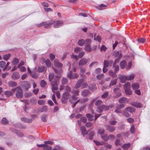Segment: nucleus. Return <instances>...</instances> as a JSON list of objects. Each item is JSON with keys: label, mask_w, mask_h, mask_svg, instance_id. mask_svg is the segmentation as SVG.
<instances>
[{"label": "nucleus", "mask_w": 150, "mask_h": 150, "mask_svg": "<svg viewBox=\"0 0 150 150\" xmlns=\"http://www.w3.org/2000/svg\"><path fill=\"white\" fill-rule=\"evenodd\" d=\"M12 91L13 92L16 91V96L17 98H21L23 96V91L20 86H18L15 88L12 89Z\"/></svg>", "instance_id": "nucleus-1"}, {"label": "nucleus", "mask_w": 150, "mask_h": 150, "mask_svg": "<svg viewBox=\"0 0 150 150\" xmlns=\"http://www.w3.org/2000/svg\"><path fill=\"white\" fill-rule=\"evenodd\" d=\"M77 97L76 96H75L74 95H73V96L70 99L69 101L72 104H73V105H72V107L73 108H74L75 106H76V104L78 102H80L82 103L83 101L80 100H77Z\"/></svg>", "instance_id": "nucleus-2"}, {"label": "nucleus", "mask_w": 150, "mask_h": 150, "mask_svg": "<svg viewBox=\"0 0 150 150\" xmlns=\"http://www.w3.org/2000/svg\"><path fill=\"white\" fill-rule=\"evenodd\" d=\"M130 83L129 82L127 83L124 85V88L125 93L128 95H131L132 92L130 90Z\"/></svg>", "instance_id": "nucleus-3"}, {"label": "nucleus", "mask_w": 150, "mask_h": 150, "mask_svg": "<svg viewBox=\"0 0 150 150\" xmlns=\"http://www.w3.org/2000/svg\"><path fill=\"white\" fill-rule=\"evenodd\" d=\"M67 76L70 79H74L77 78L79 76L76 73L72 74V71H69L67 74Z\"/></svg>", "instance_id": "nucleus-4"}, {"label": "nucleus", "mask_w": 150, "mask_h": 150, "mask_svg": "<svg viewBox=\"0 0 150 150\" xmlns=\"http://www.w3.org/2000/svg\"><path fill=\"white\" fill-rule=\"evenodd\" d=\"M71 91V88L70 87L68 86H67L65 89V92L63 94V97H65L66 98H67L68 97L70 96V95L69 94V93Z\"/></svg>", "instance_id": "nucleus-5"}, {"label": "nucleus", "mask_w": 150, "mask_h": 150, "mask_svg": "<svg viewBox=\"0 0 150 150\" xmlns=\"http://www.w3.org/2000/svg\"><path fill=\"white\" fill-rule=\"evenodd\" d=\"M51 85L52 86V90L54 93V91H57L58 89L57 81L56 80L53 81L51 82Z\"/></svg>", "instance_id": "nucleus-6"}, {"label": "nucleus", "mask_w": 150, "mask_h": 150, "mask_svg": "<svg viewBox=\"0 0 150 150\" xmlns=\"http://www.w3.org/2000/svg\"><path fill=\"white\" fill-rule=\"evenodd\" d=\"M118 79H120V82L122 83H125L127 80L128 76L125 75H119Z\"/></svg>", "instance_id": "nucleus-7"}, {"label": "nucleus", "mask_w": 150, "mask_h": 150, "mask_svg": "<svg viewBox=\"0 0 150 150\" xmlns=\"http://www.w3.org/2000/svg\"><path fill=\"white\" fill-rule=\"evenodd\" d=\"M53 27L55 28H58L61 26H62L63 23V21H54Z\"/></svg>", "instance_id": "nucleus-8"}, {"label": "nucleus", "mask_w": 150, "mask_h": 150, "mask_svg": "<svg viewBox=\"0 0 150 150\" xmlns=\"http://www.w3.org/2000/svg\"><path fill=\"white\" fill-rule=\"evenodd\" d=\"M88 60L87 59L83 58L81 59L79 63V66H83L86 64L88 62Z\"/></svg>", "instance_id": "nucleus-9"}, {"label": "nucleus", "mask_w": 150, "mask_h": 150, "mask_svg": "<svg viewBox=\"0 0 150 150\" xmlns=\"http://www.w3.org/2000/svg\"><path fill=\"white\" fill-rule=\"evenodd\" d=\"M54 66L58 68H61L63 66V65L59 62V61L57 59H55L54 60Z\"/></svg>", "instance_id": "nucleus-10"}, {"label": "nucleus", "mask_w": 150, "mask_h": 150, "mask_svg": "<svg viewBox=\"0 0 150 150\" xmlns=\"http://www.w3.org/2000/svg\"><path fill=\"white\" fill-rule=\"evenodd\" d=\"M31 87L30 83L27 82H25L23 84V88L26 90H28Z\"/></svg>", "instance_id": "nucleus-11"}, {"label": "nucleus", "mask_w": 150, "mask_h": 150, "mask_svg": "<svg viewBox=\"0 0 150 150\" xmlns=\"http://www.w3.org/2000/svg\"><path fill=\"white\" fill-rule=\"evenodd\" d=\"M84 81V79H82L78 80L77 82L76 86H75V88L76 89H77L79 88L81 85L82 82Z\"/></svg>", "instance_id": "nucleus-12"}, {"label": "nucleus", "mask_w": 150, "mask_h": 150, "mask_svg": "<svg viewBox=\"0 0 150 150\" xmlns=\"http://www.w3.org/2000/svg\"><path fill=\"white\" fill-rule=\"evenodd\" d=\"M106 129L108 132H113L115 130V127L112 126L110 125L106 126Z\"/></svg>", "instance_id": "nucleus-13"}, {"label": "nucleus", "mask_w": 150, "mask_h": 150, "mask_svg": "<svg viewBox=\"0 0 150 150\" xmlns=\"http://www.w3.org/2000/svg\"><path fill=\"white\" fill-rule=\"evenodd\" d=\"M20 75L17 72H14L13 75L11 76V78L13 79H17L20 77Z\"/></svg>", "instance_id": "nucleus-14"}, {"label": "nucleus", "mask_w": 150, "mask_h": 150, "mask_svg": "<svg viewBox=\"0 0 150 150\" xmlns=\"http://www.w3.org/2000/svg\"><path fill=\"white\" fill-rule=\"evenodd\" d=\"M112 61L110 60L108 61L107 60H104V67H107L111 65L112 63Z\"/></svg>", "instance_id": "nucleus-15"}, {"label": "nucleus", "mask_w": 150, "mask_h": 150, "mask_svg": "<svg viewBox=\"0 0 150 150\" xmlns=\"http://www.w3.org/2000/svg\"><path fill=\"white\" fill-rule=\"evenodd\" d=\"M131 105L137 108H140L142 107V105L141 103L136 102H132L131 103Z\"/></svg>", "instance_id": "nucleus-16"}, {"label": "nucleus", "mask_w": 150, "mask_h": 150, "mask_svg": "<svg viewBox=\"0 0 150 150\" xmlns=\"http://www.w3.org/2000/svg\"><path fill=\"white\" fill-rule=\"evenodd\" d=\"M131 86L134 90L138 89L139 88V85L138 83L137 82L132 83Z\"/></svg>", "instance_id": "nucleus-17"}, {"label": "nucleus", "mask_w": 150, "mask_h": 150, "mask_svg": "<svg viewBox=\"0 0 150 150\" xmlns=\"http://www.w3.org/2000/svg\"><path fill=\"white\" fill-rule=\"evenodd\" d=\"M80 129L81 132L83 136L87 134V132L86 129L85 127L84 126H82L80 127Z\"/></svg>", "instance_id": "nucleus-18"}, {"label": "nucleus", "mask_w": 150, "mask_h": 150, "mask_svg": "<svg viewBox=\"0 0 150 150\" xmlns=\"http://www.w3.org/2000/svg\"><path fill=\"white\" fill-rule=\"evenodd\" d=\"M118 101L120 103H126L128 102V100L126 98L123 97L120 98Z\"/></svg>", "instance_id": "nucleus-19"}, {"label": "nucleus", "mask_w": 150, "mask_h": 150, "mask_svg": "<svg viewBox=\"0 0 150 150\" xmlns=\"http://www.w3.org/2000/svg\"><path fill=\"white\" fill-rule=\"evenodd\" d=\"M0 67L1 68H3V70L5 71L6 69V62L3 61H1L0 62Z\"/></svg>", "instance_id": "nucleus-20"}, {"label": "nucleus", "mask_w": 150, "mask_h": 150, "mask_svg": "<svg viewBox=\"0 0 150 150\" xmlns=\"http://www.w3.org/2000/svg\"><path fill=\"white\" fill-rule=\"evenodd\" d=\"M54 23L53 21H51L50 23H47L46 22V24L44 26V28H50L52 25Z\"/></svg>", "instance_id": "nucleus-21"}, {"label": "nucleus", "mask_w": 150, "mask_h": 150, "mask_svg": "<svg viewBox=\"0 0 150 150\" xmlns=\"http://www.w3.org/2000/svg\"><path fill=\"white\" fill-rule=\"evenodd\" d=\"M8 84L9 86L11 87H14L17 85V83L13 81H10L8 82Z\"/></svg>", "instance_id": "nucleus-22"}, {"label": "nucleus", "mask_w": 150, "mask_h": 150, "mask_svg": "<svg viewBox=\"0 0 150 150\" xmlns=\"http://www.w3.org/2000/svg\"><path fill=\"white\" fill-rule=\"evenodd\" d=\"M125 110H127L130 112H133L135 111V109L134 108L129 107L125 108Z\"/></svg>", "instance_id": "nucleus-23"}, {"label": "nucleus", "mask_w": 150, "mask_h": 150, "mask_svg": "<svg viewBox=\"0 0 150 150\" xmlns=\"http://www.w3.org/2000/svg\"><path fill=\"white\" fill-rule=\"evenodd\" d=\"M109 75L113 78H115L117 76L116 73L113 72L111 70H110L109 71Z\"/></svg>", "instance_id": "nucleus-24"}, {"label": "nucleus", "mask_w": 150, "mask_h": 150, "mask_svg": "<svg viewBox=\"0 0 150 150\" xmlns=\"http://www.w3.org/2000/svg\"><path fill=\"white\" fill-rule=\"evenodd\" d=\"M90 93L89 91L87 90H85L83 91L82 93L81 94L82 96L84 97L88 95Z\"/></svg>", "instance_id": "nucleus-25"}, {"label": "nucleus", "mask_w": 150, "mask_h": 150, "mask_svg": "<svg viewBox=\"0 0 150 150\" xmlns=\"http://www.w3.org/2000/svg\"><path fill=\"white\" fill-rule=\"evenodd\" d=\"M11 54H8L4 55L3 57V59L5 61H7L10 57Z\"/></svg>", "instance_id": "nucleus-26"}, {"label": "nucleus", "mask_w": 150, "mask_h": 150, "mask_svg": "<svg viewBox=\"0 0 150 150\" xmlns=\"http://www.w3.org/2000/svg\"><path fill=\"white\" fill-rule=\"evenodd\" d=\"M102 139L105 141H107L108 140V136L106 134H104L101 135Z\"/></svg>", "instance_id": "nucleus-27"}, {"label": "nucleus", "mask_w": 150, "mask_h": 150, "mask_svg": "<svg viewBox=\"0 0 150 150\" xmlns=\"http://www.w3.org/2000/svg\"><path fill=\"white\" fill-rule=\"evenodd\" d=\"M114 56L116 57H118V59H120L122 57V55L121 53L118 51H117L114 52Z\"/></svg>", "instance_id": "nucleus-28"}, {"label": "nucleus", "mask_w": 150, "mask_h": 150, "mask_svg": "<svg viewBox=\"0 0 150 150\" xmlns=\"http://www.w3.org/2000/svg\"><path fill=\"white\" fill-rule=\"evenodd\" d=\"M4 94L7 97H9L13 95L12 92L10 91H5L4 92Z\"/></svg>", "instance_id": "nucleus-29"}, {"label": "nucleus", "mask_w": 150, "mask_h": 150, "mask_svg": "<svg viewBox=\"0 0 150 150\" xmlns=\"http://www.w3.org/2000/svg\"><path fill=\"white\" fill-rule=\"evenodd\" d=\"M46 70V67L44 66H40L38 67V71L39 72H42Z\"/></svg>", "instance_id": "nucleus-30"}, {"label": "nucleus", "mask_w": 150, "mask_h": 150, "mask_svg": "<svg viewBox=\"0 0 150 150\" xmlns=\"http://www.w3.org/2000/svg\"><path fill=\"white\" fill-rule=\"evenodd\" d=\"M126 66V63L125 61L121 62L120 63V67L121 69H123L125 68Z\"/></svg>", "instance_id": "nucleus-31"}, {"label": "nucleus", "mask_w": 150, "mask_h": 150, "mask_svg": "<svg viewBox=\"0 0 150 150\" xmlns=\"http://www.w3.org/2000/svg\"><path fill=\"white\" fill-rule=\"evenodd\" d=\"M86 117L89 121H92L94 120L93 116L90 114H87L86 115Z\"/></svg>", "instance_id": "nucleus-32"}, {"label": "nucleus", "mask_w": 150, "mask_h": 150, "mask_svg": "<svg viewBox=\"0 0 150 150\" xmlns=\"http://www.w3.org/2000/svg\"><path fill=\"white\" fill-rule=\"evenodd\" d=\"M19 62V60L18 59L15 58H14L12 62V63L13 65H16Z\"/></svg>", "instance_id": "nucleus-33"}, {"label": "nucleus", "mask_w": 150, "mask_h": 150, "mask_svg": "<svg viewBox=\"0 0 150 150\" xmlns=\"http://www.w3.org/2000/svg\"><path fill=\"white\" fill-rule=\"evenodd\" d=\"M43 149L46 150H51L52 149V147L51 146L45 144Z\"/></svg>", "instance_id": "nucleus-34"}, {"label": "nucleus", "mask_w": 150, "mask_h": 150, "mask_svg": "<svg viewBox=\"0 0 150 150\" xmlns=\"http://www.w3.org/2000/svg\"><path fill=\"white\" fill-rule=\"evenodd\" d=\"M95 134V132L93 131H91L89 134L88 138L90 140H91L93 139V137L94 136Z\"/></svg>", "instance_id": "nucleus-35"}, {"label": "nucleus", "mask_w": 150, "mask_h": 150, "mask_svg": "<svg viewBox=\"0 0 150 150\" xmlns=\"http://www.w3.org/2000/svg\"><path fill=\"white\" fill-rule=\"evenodd\" d=\"M85 50L87 52H90L91 50V48L90 45H86Z\"/></svg>", "instance_id": "nucleus-36"}, {"label": "nucleus", "mask_w": 150, "mask_h": 150, "mask_svg": "<svg viewBox=\"0 0 150 150\" xmlns=\"http://www.w3.org/2000/svg\"><path fill=\"white\" fill-rule=\"evenodd\" d=\"M105 6H106L105 5L102 4L97 6V8L99 10H102L105 8Z\"/></svg>", "instance_id": "nucleus-37"}, {"label": "nucleus", "mask_w": 150, "mask_h": 150, "mask_svg": "<svg viewBox=\"0 0 150 150\" xmlns=\"http://www.w3.org/2000/svg\"><path fill=\"white\" fill-rule=\"evenodd\" d=\"M117 82L116 79H114L113 80H111L109 84V86L110 87L112 86L115 85L117 83Z\"/></svg>", "instance_id": "nucleus-38"}, {"label": "nucleus", "mask_w": 150, "mask_h": 150, "mask_svg": "<svg viewBox=\"0 0 150 150\" xmlns=\"http://www.w3.org/2000/svg\"><path fill=\"white\" fill-rule=\"evenodd\" d=\"M105 132V130L103 128H100L99 129L97 133L98 134H102L104 133Z\"/></svg>", "instance_id": "nucleus-39"}, {"label": "nucleus", "mask_w": 150, "mask_h": 150, "mask_svg": "<svg viewBox=\"0 0 150 150\" xmlns=\"http://www.w3.org/2000/svg\"><path fill=\"white\" fill-rule=\"evenodd\" d=\"M46 85V83L43 80H41L40 82V85L42 87H45Z\"/></svg>", "instance_id": "nucleus-40"}, {"label": "nucleus", "mask_w": 150, "mask_h": 150, "mask_svg": "<svg viewBox=\"0 0 150 150\" xmlns=\"http://www.w3.org/2000/svg\"><path fill=\"white\" fill-rule=\"evenodd\" d=\"M104 76L105 75L104 74H101L97 75L96 76V78L100 80L104 77Z\"/></svg>", "instance_id": "nucleus-41"}, {"label": "nucleus", "mask_w": 150, "mask_h": 150, "mask_svg": "<svg viewBox=\"0 0 150 150\" xmlns=\"http://www.w3.org/2000/svg\"><path fill=\"white\" fill-rule=\"evenodd\" d=\"M78 43L79 45L82 46L84 45L85 43V41L84 40L82 39L79 40Z\"/></svg>", "instance_id": "nucleus-42"}, {"label": "nucleus", "mask_w": 150, "mask_h": 150, "mask_svg": "<svg viewBox=\"0 0 150 150\" xmlns=\"http://www.w3.org/2000/svg\"><path fill=\"white\" fill-rule=\"evenodd\" d=\"M1 122L4 125H6L8 123V120L5 117H4L1 120Z\"/></svg>", "instance_id": "nucleus-43"}, {"label": "nucleus", "mask_w": 150, "mask_h": 150, "mask_svg": "<svg viewBox=\"0 0 150 150\" xmlns=\"http://www.w3.org/2000/svg\"><path fill=\"white\" fill-rule=\"evenodd\" d=\"M135 77V75L134 74H132L131 75H129L128 77L127 80L129 81H131Z\"/></svg>", "instance_id": "nucleus-44"}, {"label": "nucleus", "mask_w": 150, "mask_h": 150, "mask_svg": "<svg viewBox=\"0 0 150 150\" xmlns=\"http://www.w3.org/2000/svg\"><path fill=\"white\" fill-rule=\"evenodd\" d=\"M137 41L140 43H144L146 41V39L143 38H139L137 40Z\"/></svg>", "instance_id": "nucleus-45"}, {"label": "nucleus", "mask_w": 150, "mask_h": 150, "mask_svg": "<svg viewBox=\"0 0 150 150\" xmlns=\"http://www.w3.org/2000/svg\"><path fill=\"white\" fill-rule=\"evenodd\" d=\"M47 110V106H43L42 108H41L39 111L40 112H42L44 111H46Z\"/></svg>", "instance_id": "nucleus-46"}, {"label": "nucleus", "mask_w": 150, "mask_h": 150, "mask_svg": "<svg viewBox=\"0 0 150 150\" xmlns=\"http://www.w3.org/2000/svg\"><path fill=\"white\" fill-rule=\"evenodd\" d=\"M130 146L129 144H126L123 145L122 147L124 149H127L130 147Z\"/></svg>", "instance_id": "nucleus-47"}, {"label": "nucleus", "mask_w": 150, "mask_h": 150, "mask_svg": "<svg viewBox=\"0 0 150 150\" xmlns=\"http://www.w3.org/2000/svg\"><path fill=\"white\" fill-rule=\"evenodd\" d=\"M45 102V101L43 100H39L38 101V103L39 105H43Z\"/></svg>", "instance_id": "nucleus-48"}, {"label": "nucleus", "mask_w": 150, "mask_h": 150, "mask_svg": "<svg viewBox=\"0 0 150 150\" xmlns=\"http://www.w3.org/2000/svg\"><path fill=\"white\" fill-rule=\"evenodd\" d=\"M21 120L22 121L26 122H29L30 121H31V120L30 119H28L24 117L21 118Z\"/></svg>", "instance_id": "nucleus-49"}, {"label": "nucleus", "mask_w": 150, "mask_h": 150, "mask_svg": "<svg viewBox=\"0 0 150 150\" xmlns=\"http://www.w3.org/2000/svg\"><path fill=\"white\" fill-rule=\"evenodd\" d=\"M47 117V115H44L42 116L41 119L42 121L43 122H45L46 121V118Z\"/></svg>", "instance_id": "nucleus-50"}, {"label": "nucleus", "mask_w": 150, "mask_h": 150, "mask_svg": "<svg viewBox=\"0 0 150 150\" xmlns=\"http://www.w3.org/2000/svg\"><path fill=\"white\" fill-rule=\"evenodd\" d=\"M62 81L63 84H66L68 83V80L67 78L63 77Z\"/></svg>", "instance_id": "nucleus-51"}, {"label": "nucleus", "mask_w": 150, "mask_h": 150, "mask_svg": "<svg viewBox=\"0 0 150 150\" xmlns=\"http://www.w3.org/2000/svg\"><path fill=\"white\" fill-rule=\"evenodd\" d=\"M54 77V74L53 73H50L49 75V78L50 81H51Z\"/></svg>", "instance_id": "nucleus-52"}, {"label": "nucleus", "mask_w": 150, "mask_h": 150, "mask_svg": "<svg viewBox=\"0 0 150 150\" xmlns=\"http://www.w3.org/2000/svg\"><path fill=\"white\" fill-rule=\"evenodd\" d=\"M115 143L116 146H119L122 144L120 141L119 139H116L115 141Z\"/></svg>", "instance_id": "nucleus-53"}, {"label": "nucleus", "mask_w": 150, "mask_h": 150, "mask_svg": "<svg viewBox=\"0 0 150 150\" xmlns=\"http://www.w3.org/2000/svg\"><path fill=\"white\" fill-rule=\"evenodd\" d=\"M108 139H109L112 141L115 139V136L113 134H110L108 136Z\"/></svg>", "instance_id": "nucleus-54"}, {"label": "nucleus", "mask_w": 150, "mask_h": 150, "mask_svg": "<svg viewBox=\"0 0 150 150\" xmlns=\"http://www.w3.org/2000/svg\"><path fill=\"white\" fill-rule=\"evenodd\" d=\"M69 98V97H68L67 98H65L63 97V95L62 96V102L63 103H66L67 102V100L68 98Z\"/></svg>", "instance_id": "nucleus-55"}, {"label": "nucleus", "mask_w": 150, "mask_h": 150, "mask_svg": "<svg viewBox=\"0 0 150 150\" xmlns=\"http://www.w3.org/2000/svg\"><path fill=\"white\" fill-rule=\"evenodd\" d=\"M45 63L47 66L48 67H49L51 65V62L49 59H47L45 61Z\"/></svg>", "instance_id": "nucleus-56"}, {"label": "nucleus", "mask_w": 150, "mask_h": 150, "mask_svg": "<svg viewBox=\"0 0 150 150\" xmlns=\"http://www.w3.org/2000/svg\"><path fill=\"white\" fill-rule=\"evenodd\" d=\"M103 108L102 107V105L99 107L97 108L96 110V111L98 112L99 113H101L103 111Z\"/></svg>", "instance_id": "nucleus-57"}, {"label": "nucleus", "mask_w": 150, "mask_h": 150, "mask_svg": "<svg viewBox=\"0 0 150 150\" xmlns=\"http://www.w3.org/2000/svg\"><path fill=\"white\" fill-rule=\"evenodd\" d=\"M84 53L85 52L83 51H82L81 52L79 53L78 54V57L80 58H81L84 55Z\"/></svg>", "instance_id": "nucleus-58"}, {"label": "nucleus", "mask_w": 150, "mask_h": 150, "mask_svg": "<svg viewBox=\"0 0 150 150\" xmlns=\"http://www.w3.org/2000/svg\"><path fill=\"white\" fill-rule=\"evenodd\" d=\"M102 107L103 109H104L105 110H107L109 108V107L108 105H102Z\"/></svg>", "instance_id": "nucleus-59"}, {"label": "nucleus", "mask_w": 150, "mask_h": 150, "mask_svg": "<svg viewBox=\"0 0 150 150\" xmlns=\"http://www.w3.org/2000/svg\"><path fill=\"white\" fill-rule=\"evenodd\" d=\"M91 42V40L90 39H87L85 40V45H89Z\"/></svg>", "instance_id": "nucleus-60"}, {"label": "nucleus", "mask_w": 150, "mask_h": 150, "mask_svg": "<svg viewBox=\"0 0 150 150\" xmlns=\"http://www.w3.org/2000/svg\"><path fill=\"white\" fill-rule=\"evenodd\" d=\"M79 92V91L78 90H73L72 91V93L76 96L78 94Z\"/></svg>", "instance_id": "nucleus-61"}, {"label": "nucleus", "mask_w": 150, "mask_h": 150, "mask_svg": "<svg viewBox=\"0 0 150 150\" xmlns=\"http://www.w3.org/2000/svg\"><path fill=\"white\" fill-rule=\"evenodd\" d=\"M50 57L51 60H54L55 58V55L53 54H50Z\"/></svg>", "instance_id": "nucleus-62"}, {"label": "nucleus", "mask_w": 150, "mask_h": 150, "mask_svg": "<svg viewBox=\"0 0 150 150\" xmlns=\"http://www.w3.org/2000/svg\"><path fill=\"white\" fill-rule=\"evenodd\" d=\"M81 121L85 123L87 121L86 118L85 117H82L81 118Z\"/></svg>", "instance_id": "nucleus-63"}, {"label": "nucleus", "mask_w": 150, "mask_h": 150, "mask_svg": "<svg viewBox=\"0 0 150 150\" xmlns=\"http://www.w3.org/2000/svg\"><path fill=\"white\" fill-rule=\"evenodd\" d=\"M113 67L115 68V70L116 71H117L119 70V67L117 65L113 64Z\"/></svg>", "instance_id": "nucleus-64"}]
</instances>
